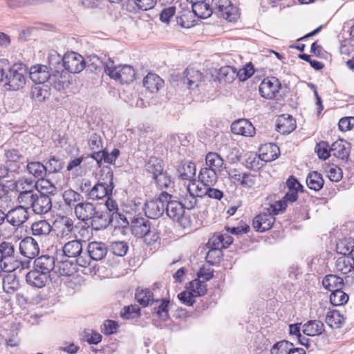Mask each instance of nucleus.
I'll use <instances>...</instances> for the list:
<instances>
[{"mask_svg": "<svg viewBox=\"0 0 354 354\" xmlns=\"http://www.w3.org/2000/svg\"><path fill=\"white\" fill-rule=\"evenodd\" d=\"M163 84L164 81L154 73H149L143 80V86L151 93L157 92Z\"/></svg>", "mask_w": 354, "mask_h": 354, "instance_id": "34", "label": "nucleus"}, {"mask_svg": "<svg viewBox=\"0 0 354 354\" xmlns=\"http://www.w3.org/2000/svg\"><path fill=\"white\" fill-rule=\"evenodd\" d=\"M166 203L165 210L167 216L174 221H180L184 216L185 209L182 202L169 199L166 201Z\"/></svg>", "mask_w": 354, "mask_h": 354, "instance_id": "24", "label": "nucleus"}, {"mask_svg": "<svg viewBox=\"0 0 354 354\" xmlns=\"http://www.w3.org/2000/svg\"><path fill=\"white\" fill-rule=\"evenodd\" d=\"M192 7L195 15L200 18H208L214 12L212 5L210 6L209 3L205 2L204 0H201L194 3Z\"/></svg>", "mask_w": 354, "mask_h": 354, "instance_id": "36", "label": "nucleus"}, {"mask_svg": "<svg viewBox=\"0 0 354 354\" xmlns=\"http://www.w3.org/2000/svg\"><path fill=\"white\" fill-rule=\"evenodd\" d=\"M196 165L190 161H182L177 168V173L182 180H192L196 174Z\"/></svg>", "mask_w": 354, "mask_h": 354, "instance_id": "28", "label": "nucleus"}, {"mask_svg": "<svg viewBox=\"0 0 354 354\" xmlns=\"http://www.w3.org/2000/svg\"><path fill=\"white\" fill-rule=\"evenodd\" d=\"M293 344L286 340H283L274 344L271 348L272 354H288Z\"/></svg>", "mask_w": 354, "mask_h": 354, "instance_id": "55", "label": "nucleus"}, {"mask_svg": "<svg viewBox=\"0 0 354 354\" xmlns=\"http://www.w3.org/2000/svg\"><path fill=\"white\" fill-rule=\"evenodd\" d=\"M28 74H29V77L30 80L37 84H41L47 82L48 80H51L53 81V84L54 86L57 89H62L67 86V81L62 80V76H60L61 79L57 80V75H54L53 77L50 74V71L48 68L45 65H35L32 66Z\"/></svg>", "mask_w": 354, "mask_h": 354, "instance_id": "6", "label": "nucleus"}, {"mask_svg": "<svg viewBox=\"0 0 354 354\" xmlns=\"http://www.w3.org/2000/svg\"><path fill=\"white\" fill-rule=\"evenodd\" d=\"M217 78L220 82L232 83L236 78V71L230 66L221 67L217 72Z\"/></svg>", "mask_w": 354, "mask_h": 354, "instance_id": "38", "label": "nucleus"}, {"mask_svg": "<svg viewBox=\"0 0 354 354\" xmlns=\"http://www.w3.org/2000/svg\"><path fill=\"white\" fill-rule=\"evenodd\" d=\"M277 150H279V149L274 145H265L260 149L261 160L266 162L275 160L278 157Z\"/></svg>", "mask_w": 354, "mask_h": 354, "instance_id": "47", "label": "nucleus"}, {"mask_svg": "<svg viewBox=\"0 0 354 354\" xmlns=\"http://www.w3.org/2000/svg\"><path fill=\"white\" fill-rule=\"evenodd\" d=\"M36 194L37 193L35 192L20 193L17 197V201L20 204H21V205H24V207H25V205H28L32 207Z\"/></svg>", "mask_w": 354, "mask_h": 354, "instance_id": "63", "label": "nucleus"}, {"mask_svg": "<svg viewBox=\"0 0 354 354\" xmlns=\"http://www.w3.org/2000/svg\"><path fill=\"white\" fill-rule=\"evenodd\" d=\"M191 193H194L199 198H202L206 196L208 185H205L201 180L197 181L194 179L190 180L187 185H186Z\"/></svg>", "mask_w": 354, "mask_h": 354, "instance_id": "46", "label": "nucleus"}, {"mask_svg": "<svg viewBox=\"0 0 354 354\" xmlns=\"http://www.w3.org/2000/svg\"><path fill=\"white\" fill-rule=\"evenodd\" d=\"M82 251V244L80 240L77 239L67 242L63 247V252L66 257L69 258H77V264L81 267L86 268L90 265V261L88 259L81 255Z\"/></svg>", "mask_w": 354, "mask_h": 354, "instance_id": "12", "label": "nucleus"}, {"mask_svg": "<svg viewBox=\"0 0 354 354\" xmlns=\"http://www.w3.org/2000/svg\"><path fill=\"white\" fill-rule=\"evenodd\" d=\"M330 152L331 156L344 160L348 158L350 153L349 144L344 140L339 139L331 145Z\"/></svg>", "mask_w": 354, "mask_h": 354, "instance_id": "26", "label": "nucleus"}, {"mask_svg": "<svg viewBox=\"0 0 354 354\" xmlns=\"http://www.w3.org/2000/svg\"><path fill=\"white\" fill-rule=\"evenodd\" d=\"M153 179L160 189L167 188L171 184V177L165 171Z\"/></svg>", "mask_w": 354, "mask_h": 354, "instance_id": "62", "label": "nucleus"}, {"mask_svg": "<svg viewBox=\"0 0 354 354\" xmlns=\"http://www.w3.org/2000/svg\"><path fill=\"white\" fill-rule=\"evenodd\" d=\"M281 88V83L274 77L265 78L259 85V91L261 97L273 99Z\"/></svg>", "mask_w": 354, "mask_h": 354, "instance_id": "13", "label": "nucleus"}, {"mask_svg": "<svg viewBox=\"0 0 354 354\" xmlns=\"http://www.w3.org/2000/svg\"><path fill=\"white\" fill-rule=\"evenodd\" d=\"M204 82L203 74L198 70L187 68L184 72L183 84L191 90L199 88Z\"/></svg>", "mask_w": 354, "mask_h": 354, "instance_id": "22", "label": "nucleus"}, {"mask_svg": "<svg viewBox=\"0 0 354 354\" xmlns=\"http://www.w3.org/2000/svg\"><path fill=\"white\" fill-rule=\"evenodd\" d=\"M88 143L90 149L95 151L91 157L97 160V157L100 156L102 149V142L100 136L96 133L91 134Z\"/></svg>", "mask_w": 354, "mask_h": 354, "instance_id": "50", "label": "nucleus"}, {"mask_svg": "<svg viewBox=\"0 0 354 354\" xmlns=\"http://www.w3.org/2000/svg\"><path fill=\"white\" fill-rule=\"evenodd\" d=\"M221 239H223V235L218 234L213 236L208 241L207 245H209V247L212 248V250H210L208 252L206 259L207 261L211 264H213V263L209 260V258H210L214 254H216L217 256H219L221 254V251L220 250V248H222Z\"/></svg>", "mask_w": 354, "mask_h": 354, "instance_id": "43", "label": "nucleus"}, {"mask_svg": "<svg viewBox=\"0 0 354 354\" xmlns=\"http://www.w3.org/2000/svg\"><path fill=\"white\" fill-rule=\"evenodd\" d=\"M337 272L346 274L354 270V257L352 256H342L339 257L335 263Z\"/></svg>", "mask_w": 354, "mask_h": 354, "instance_id": "32", "label": "nucleus"}, {"mask_svg": "<svg viewBox=\"0 0 354 354\" xmlns=\"http://www.w3.org/2000/svg\"><path fill=\"white\" fill-rule=\"evenodd\" d=\"M206 292V283L199 279H194L189 283L185 291L178 294V297L183 304L192 306L195 302V297L203 296Z\"/></svg>", "mask_w": 354, "mask_h": 354, "instance_id": "7", "label": "nucleus"}, {"mask_svg": "<svg viewBox=\"0 0 354 354\" xmlns=\"http://www.w3.org/2000/svg\"><path fill=\"white\" fill-rule=\"evenodd\" d=\"M0 62L5 64L3 75L1 78L3 86L6 90L18 91L24 87L28 80V70L26 66L22 63H15L12 66H9L7 59H2Z\"/></svg>", "mask_w": 354, "mask_h": 354, "instance_id": "1", "label": "nucleus"}, {"mask_svg": "<svg viewBox=\"0 0 354 354\" xmlns=\"http://www.w3.org/2000/svg\"><path fill=\"white\" fill-rule=\"evenodd\" d=\"M118 328V324L116 322L108 319L104 322L101 326V330L108 335L116 333Z\"/></svg>", "mask_w": 354, "mask_h": 354, "instance_id": "64", "label": "nucleus"}, {"mask_svg": "<svg viewBox=\"0 0 354 354\" xmlns=\"http://www.w3.org/2000/svg\"><path fill=\"white\" fill-rule=\"evenodd\" d=\"M180 196L182 200V203L186 209H191L194 208L199 198L195 194H192L191 191L189 190L187 186H185L184 189L181 190Z\"/></svg>", "mask_w": 354, "mask_h": 354, "instance_id": "41", "label": "nucleus"}, {"mask_svg": "<svg viewBox=\"0 0 354 354\" xmlns=\"http://www.w3.org/2000/svg\"><path fill=\"white\" fill-rule=\"evenodd\" d=\"M16 191L20 193L33 192L35 188V183L30 179H20L15 185Z\"/></svg>", "mask_w": 354, "mask_h": 354, "instance_id": "54", "label": "nucleus"}, {"mask_svg": "<svg viewBox=\"0 0 354 354\" xmlns=\"http://www.w3.org/2000/svg\"><path fill=\"white\" fill-rule=\"evenodd\" d=\"M62 61L64 68L71 73H78L85 68V62L82 55L75 52L66 53L61 59L56 53L49 57V64H59Z\"/></svg>", "mask_w": 354, "mask_h": 354, "instance_id": "5", "label": "nucleus"}, {"mask_svg": "<svg viewBox=\"0 0 354 354\" xmlns=\"http://www.w3.org/2000/svg\"><path fill=\"white\" fill-rule=\"evenodd\" d=\"M110 248L112 252L119 257L124 256L129 249L127 243L124 241L112 242Z\"/></svg>", "mask_w": 354, "mask_h": 354, "instance_id": "58", "label": "nucleus"}, {"mask_svg": "<svg viewBox=\"0 0 354 354\" xmlns=\"http://www.w3.org/2000/svg\"><path fill=\"white\" fill-rule=\"evenodd\" d=\"M326 322L332 328H339L344 324V317L339 311L333 310L328 312Z\"/></svg>", "mask_w": 354, "mask_h": 354, "instance_id": "45", "label": "nucleus"}, {"mask_svg": "<svg viewBox=\"0 0 354 354\" xmlns=\"http://www.w3.org/2000/svg\"><path fill=\"white\" fill-rule=\"evenodd\" d=\"M95 209L93 203L82 201L75 207L74 213L78 220L86 223L92 218Z\"/></svg>", "mask_w": 354, "mask_h": 354, "instance_id": "19", "label": "nucleus"}, {"mask_svg": "<svg viewBox=\"0 0 354 354\" xmlns=\"http://www.w3.org/2000/svg\"><path fill=\"white\" fill-rule=\"evenodd\" d=\"M107 250L102 242H91L88 245V253L94 261L102 260L106 254Z\"/></svg>", "mask_w": 354, "mask_h": 354, "instance_id": "31", "label": "nucleus"}, {"mask_svg": "<svg viewBox=\"0 0 354 354\" xmlns=\"http://www.w3.org/2000/svg\"><path fill=\"white\" fill-rule=\"evenodd\" d=\"M32 234L37 238H45L52 231V226L47 220H39L32 223Z\"/></svg>", "mask_w": 354, "mask_h": 354, "instance_id": "27", "label": "nucleus"}, {"mask_svg": "<svg viewBox=\"0 0 354 354\" xmlns=\"http://www.w3.org/2000/svg\"><path fill=\"white\" fill-rule=\"evenodd\" d=\"M6 216V221L15 227L21 226L29 217L28 209L24 205H19L10 209Z\"/></svg>", "mask_w": 354, "mask_h": 354, "instance_id": "14", "label": "nucleus"}, {"mask_svg": "<svg viewBox=\"0 0 354 354\" xmlns=\"http://www.w3.org/2000/svg\"><path fill=\"white\" fill-rule=\"evenodd\" d=\"M19 250L23 256L32 259L39 253V247L35 239L26 236L20 241Z\"/></svg>", "mask_w": 354, "mask_h": 354, "instance_id": "18", "label": "nucleus"}, {"mask_svg": "<svg viewBox=\"0 0 354 354\" xmlns=\"http://www.w3.org/2000/svg\"><path fill=\"white\" fill-rule=\"evenodd\" d=\"M146 170L152 174L153 178L165 171L161 160L156 158L149 160L146 165Z\"/></svg>", "mask_w": 354, "mask_h": 354, "instance_id": "52", "label": "nucleus"}, {"mask_svg": "<svg viewBox=\"0 0 354 354\" xmlns=\"http://www.w3.org/2000/svg\"><path fill=\"white\" fill-rule=\"evenodd\" d=\"M117 216L118 214L111 215L107 212L95 209L93 216L89 221L92 229L98 231L106 228L113 222V217Z\"/></svg>", "mask_w": 354, "mask_h": 354, "instance_id": "16", "label": "nucleus"}, {"mask_svg": "<svg viewBox=\"0 0 354 354\" xmlns=\"http://www.w3.org/2000/svg\"><path fill=\"white\" fill-rule=\"evenodd\" d=\"M135 297L137 301L143 306L151 305L153 302V295L147 289L138 288Z\"/></svg>", "mask_w": 354, "mask_h": 354, "instance_id": "48", "label": "nucleus"}, {"mask_svg": "<svg viewBox=\"0 0 354 354\" xmlns=\"http://www.w3.org/2000/svg\"><path fill=\"white\" fill-rule=\"evenodd\" d=\"M62 196L65 204L70 207H74V209L84 201V197L80 193L71 188L65 190Z\"/></svg>", "mask_w": 354, "mask_h": 354, "instance_id": "37", "label": "nucleus"}, {"mask_svg": "<svg viewBox=\"0 0 354 354\" xmlns=\"http://www.w3.org/2000/svg\"><path fill=\"white\" fill-rule=\"evenodd\" d=\"M324 183L322 175L317 171L310 172L306 178L307 186L309 189L315 191L320 190L323 187Z\"/></svg>", "mask_w": 354, "mask_h": 354, "instance_id": "44", "label": "nucleus"}, {"mask_svg": "<svg viewBox=\"0 0 354 354\" xmlns=\"http://www.w3.org/2000/svg\"><path fill=\"white\" fill-rule=\"evenodd\" d=\"M55 227L57 236L61 238H77L76 231L78 227L74 225L73 221L68 217L63 216L59 221H57Z\"/></svg>", "mask_w": 354, "mask_h": 354, "instance_id": "15", "label": "nucleus"}, {"mask_svg": "<svg viewBox=\"0 0 354 354\" xmlns=\"http://www.w3.org/2000/svg\"><path fill=\"white\" fill-rule=\"evenodd\" d=\"M205 162L207 168L219 172L222 170L224 165L222 158L214 152H209L206 155Z\"/></svg>", "mask_w": 354, "mask_h": 354, "instance_id": "40", "label": "nucleus"}, {"mask_svg": "<svg viewBox=\"0 0 354 354\" xmlns=\"http://www.w3.org/2000/svg\"><path fill=\"white\" fill-rule=\"evenodd\" d=\"M229 178L236 187L252 189L257 182V176L249 171H243L236 169L229 171Z\"/></svg>", "mask_w": 354, "mask_h": 354, "instance_id": "10", "label": "nucleus"}, {"mask_svg": "<svg viewBox=\"0 0 354 354\" xmlns=\"http://www.w3.org/2000/svg\"><path fill=\"white\" fill-rule=\"evenodd\" d=\"M15 246L10 242L0 243V255L3 259L2 268L5 272H12L18 268L20 262L15 260Z\"/></svg>", "mask_w": 354, "mask_h": 354, "instance_id": "9", "label": "nucleus"}, {"mask_svg": "<svg viewBox=\"0 0 354 354\" xmlns=\"http://www.w3.org/2000/svg\"><path fill=\"white\" fill-rule=\"evenodd\" d=\"M212 6L213 12L230 22L235 21L239 17L238 9L230 0H212Z\"/></svg>", "mask_w": 354, "mask_h": 354, "instance_id": "11", "label": "nucleus"}, {"mask_svg": "<svg viewBox=\"0 0 354 354\" xmlns=\"http://www.w3.org/2000/svg\"><path fill=\"white\" fill-rule=\"evenodd\" d=\"M231 131L234 134L246 137H252L255 134V128L247 119H239L231 125Z\"/></svg>", "mask_w": 354, "mask_h": 354, "instance_id": "21", "label": "nucleus"}, {"mask_svg": "<svg viewBox=\"0 0 354 354\" xmlns=\"http://www.w3.org/2000/svg\"><path fill=\"white\" fill-rule=\"evenodd\" d=\"M27 170L30 174L38 178L44 177L46 174L45 165L40 162L32 161L28 162L27 164Z\"/></svg>", "mask_w": 354, "mask_h": 354, "instance_id": "49", "label": "nucleus"}, {"mask_svg": "<svg viewBox=\"0 0 354 354\" xmlns=\"http://www.w3.org/2000/svg\"><path fill=\"white\" fill-rule=\"evenodd\" d=\"M104 72L111 79L120 84H129L136 78L135 70L132 66L127 64L116 66L111 59L105 63Z\"/></svg>", "mask_w": 354, "mask_h": 354, "instance_id": "3", "label": "nucleus"}, {"mask_svg": "<svg viewBox=\"0 0 354 354\" xmlns=\"http://www.w3.org/2000/svg\"><path fill=\"white\" fill-rule=\"evenodd\" d=\"M113 174L109 169L104 174H102L99 182L91 189L86 190V195L88 199L97 201L112 194L113 189Z\"/></svg>", "mask_w": 354, "mask_h": 354, "instance_id": "4", "label": "nucleus"}, {"mask_svg": "<svg viewBox=\"0 0 354 354\" xmlns=\"http://www.w3.org/2000/svg\"><path fill=\"white\" fill-rule=\"evenodd\" d=\"M274 221V216L267 210V212L261 213L254 217L252 226L257 231L263 232L270 230Z\"/></svg>", "mask_w": 354, "mask_h": 354, "instance_id": "20", "label": "nucleus"}, {"mask_svg": "<svg viewBox=\"0 0 354 354\" xmlns=\"http://www.w3.org/2000/svg\"><path fill=\"white\" fill-rule=\"evenodd\" d=\"M131 230L134 236L143 238L145 243L149 245H153L159 239L156 229L151 226L150 221L146 218H132Z\"/></svg>", "mask_w": 354, "mask_h": 354, "instance_id": "2", "label": "nucleus"}, {"mask_svg": "<svg viewBox=\"0 0 354 354\" xmlns=\"http://www.w3.org/2000/svg\"><path fill=\"white\" fill-rule=\"evenodd\" d=\"M218 172V171L207 167L203 168L199 174V180L206 185L213 186L217 181Z\"/></svg>", "mask_w": 354, "mask_h": 354, "instance_id": "42", "label": "nucleus"}, {"mask_svg": "<svg viewBox=\"0 0 354 354\" xmlns=\"http://www.w3.org/2000/svg\"><path fill=\"white\" fill-rule=\"evenodd\" d=\"M140 308L137 305L125 306L120 313V316L126 319H134L139 316Z\"/></svg>", "mask_w": 354, "mask_h": 354, "instance_id": "59", "label": "nucleus"}, {"mask_svg": "<svg viewBox=\"0 0 354 354\" xmlns=\"http://www.w3.org/2000/svg\"><path fill=\"white\" fill-rule=\"evenodd\" d=\"M35 189L38 194L44 196H53L57 192V188L55 185L44 177L39 178L35 183Z\"/></svg>", "mask_w": 354, "mask_h": 354, "instance_id": "30", "label": "nucleus"}, {"mask_svg": "<svg viewBox=\"0 0 354 354\" xmlns=\"http://www.w3.org/2000/svg\"><path fill=\"white\" fill-rule=\"evenodd\" d=\"M52 208L50 196L40 195L37 193L32 205V211L37 214L48 213Z\"/></svg>", "mask_w": 354, "mask_h": 354, "instance_id": "23", "label": "nucleus"}, {"mask_svg": "<svg viewBox=\"0 0 354 354\" xmlns=\"http://www.w3.org/2000/svg\"><path fill=\"white\" fill-rule=\"evenodd\" d=\"M295 128V120L290 115L283 114L277 120V130L282 134H288Z\"/></svg>", "mask_w": 354, "mask_h": 354, "instance_id": "25", "label": "nucleus"}, {"mask_svg": "<svg viewBox=\"0 0 354 354\" xmlns=\"http://www.w3.org/2000/svg\"><path fill=\"white\" fill-rule=\"evenodd\" d=\"M45 167L46 172L48 171L50 174L57 173L63 168L64 162L59 158L52 156L49 158Z\"/></svg>", "mask_w": 354, "mask_h": 354, "instance_id": "56", "label": "nucleus"}, {"mask_svg": "<svg viewBox=\"0 0 354 354\" xmlns=\"http://www.w3.org/2000/svg\"><path fill=\"white\" fill-rule=\"evenodd\" d=\"M315 151L317 152L318 157L322 160H326L331 156L330 147H329L328 142L324 141H322L317 144Z\"/></svg>", "mask_w": 354, "mask_h": 354, "instance_id": "57", "label": "nucleus"}, {"mask_svg": "<svg viewBox=\"0 0 354 354\" xmlns=\"http://www.w3.org/2000/svg\"><path fill=\"white\" fill-rule=\"evenodd\" d=\"M50 279V274L35 268L26 274V281L31 287L41 288L44 287Z\"/></svg>", "mask_w": 354, "mask_h": 354, "instance_id": "17", "label": "nucleus"}, {"mask_svg": "<svg viewBox=\"0 0 354 354\" xmlns=\"http://www.w3.org/2000/svg\"><path fill=\"white\" fill-rule=\"evenodd\" d=\"M324 330V324L318 320H310L302 326L303 333L308 336L320 335Z\"/></svg>", "mask_w": 354, "mask_h": 354, "instance_id": "35", "label": "nucleus"}, {"mask_svg": "<svg viewBox=\"0 0 354 354\" xmlns=\"http://www.w3.org/2000/svg\"><path fill=\"white\" fill-rule=\"evenodd\" d=\"M46 1L47 0H5L7 6L11 9L35 6L39 3H43Z\"/></svg>", "mask_w": 354, "mask_h": 354, "instance_id": "53", "label": "nucleus"}, {"mask_svg": "<svg viewBox=\"0 0 354 354\" xmlns=\"http://www.w3.org/2000/svg\"><path fill=\"white\" fill-rule=\"evenodd\" d=\"M171 198V195L162 192L158 198L147 201L145 204V212L148 218L156 219L160 217L165 209L166 201Z\"/></svg>", "mask_w": 354, "mask_h": 354, "instance_id": "8", "label": "nucleus"}, {"mask_svg": "<svg viewBox=\"0 0 354 354\" xmlns=\"http://www.w3.org/2000/svg\"><path fill=\"white\" fill-rule=\"evenodd\" d=\"M254 73L253 65L251 63L247 64L244 67L236 71V77L239 81L243 82L250 77Z\"/></svg>", "mask_w": 354, "mask_h": 354, "instance_id": "61", "label": "nucleus"}, {"mask_svg": "<svg viewBox=\"0 0 354 354\" xmlns=\"http://www.w3.org/2000/svg\"><path fill=\"white\" fill-rule=\"evenodd\" d=\"M348 300V295L342 289H335L331 292L330 302L333 306H338L345 304Z\"/></svg>", "mask_w": 354, "mask_h": 354, "instance_id": "51", "label": "nucleus"}, {"mask_svg": "<svg viewBox=\"0 0 354 354\" xmlns=\"http://www.w3.org/2000/svg\"><path fill=\"white\" fill-rule=\"evenodd\" d=\"M3 289L7 294H13L20 286L19 279L15 274H8L1 279Z\"/></svg>", "mask_w": 354, "mask_h": 354, "instance_id": "33", "label": "nucleus"}, {"mask_svg": "<svg viewBox=\"0 0 354 354\" xmlns=\"http://www.w3.org/2000/svg\"><path fill=\"white\" fill-rule=\"evenodd\" d=\"M55 268V259L48 255H42L37 258L34 261V268L45 272V274H50Z\"/></svg>", "mask_w": 354, "mask_h": 354, "instance_id": "29", "label": "nucleus"}, {"mask_svg": "<svg viewBox=\"0 0 354 354\" xmlns=\"http://www.w3.org/2000/svg\"><path fill=\"white\" fill-rule=\"evenodd\" d=\"M4 156L6 162L9 165L10 167H12V164L18 162L22 157V155L19 150L15 149L6 150ZM13 168H15V167H13Z\"/></svg>", "mask_w": 354, "mask_h": 354, "instance_id": "60", "label": "nucleus"}, {"mask_svg": "<svg viewBox=\"0 0 354 354\" xmlns=\"http://www.w3.org/2000/svg\"><path fill=\"white\" fill-rule=\"evenodd\" d=\"M322 284L324 288L333 292L335 289H342L344 281L340 277L335 274H328L324 278Z\"/></svg>", "mask_w": 354, "mask_h": 354, "instance_id": "39", "label": "nucleus"}]
</instances>
